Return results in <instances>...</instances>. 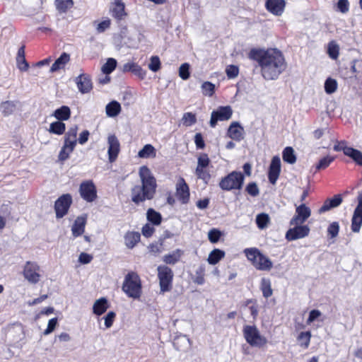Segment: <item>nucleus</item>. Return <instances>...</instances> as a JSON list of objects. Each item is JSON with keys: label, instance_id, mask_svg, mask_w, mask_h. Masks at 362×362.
<instances>
[{"label": "nucleus", "instance_id": "obj_12", "mask_svg": "<svg viewBox=\"0 0 362 362\" xmlns=\"http://www.w3.org/2000/svg\"><path fill=\"white\" fill-rule=\"evenodd\" d=\"M311 210L305 204H302L296 209V214L291 219L290 225H300L310 216Z\"/></svg>", "mask_w": 362, "mask_h": 362}, {"label": "nucleus", "instance_id": "obj_20", "mask_svg": "<svg viewBox=\"0 0 362 362\" xmlns=\"http://www.w3.org/2000/svg\"><path fill=\"white\" fill-rule=\"evenodd\" d=\"M243 127L238 122H233L228 129V135L233 140L240 141L243 139Z\"/></svg>", "mask_w": 362, "mask_h": 362}, {"label": "nucleus", "instance_id": "obj_39", "mask_svg": "<svg viewBox=\"0 0 362 362\" xmlns=\"http://www.w3.org/2000/svg\"><path fill=\"white\" fill-rule=\"evenodd\" d=\"M346 156L352 158L357 165L362 166V153L360 151L350 147L346 149Z\"/></svg>", "mask_w": 362, "mask_h": 362}, {"label": "nucleus", "instance_id": "obj_7", "mask_svg": "<svg viewBox=\"0 0 362 362\" xmlns=\"http://www.w3.org/2000/svg\"><path fill=\"white\" fill-rule=\"evenodd\" d=\"M243 332L246 341L252 346L262 347L267 343V339L260 334L255 325L244 326Z\"/></svg>", "mask_w": 362, "mask_h": 362}, {"label": "nucleus", "instance_id": "obj_50", "mask_svg": "<svg viewBox=\"0 0 362 362\" xmlns=\"http://www.w3.org/2000/svg\"><path fill=\"white\" fill-rule=\"evenodd\" d=\"M96 24V31L98 33H104L106 30L110 28L111 25V21L109 18H106L101 22L97 23L96 21L94 22Z\"/></svg>", "mask_w": 362, "mask_h": 362}, {"label": "nucleus", "instance_id": "obj_32", "mask_svg": "<svg viewBox=\"0 0 362 362\" xmlns=\"http://www.w3.org/2000/svg\"><path fill=\"white\" fill-rule=\"evenodd\" d=\"M225 257V252L220 249L213 250L209 255L207 261L209 264L215 265Z\"/></svg>", "mask_w": 362, "mask_h": 362}, {"label": "nucleus", "instance_id": "obj_19", "mask_svg": "<svg viewBox=\"0 0 362 362\" xmlns=\"http://www.w3.org/2000/svg\"><path fill=\"white\" fill-rule=\"evenodd\" d=\"M343 199L341 194H336L332 198L327 199L323 205L319 209L318 213L323 214L333 208L339 206L342 203Z\"/></svg>", "mask_w": 362, "mask_h": 362}, {"label": "nucleus", "instance_id": "obj_62", "mask_svg": "<svg viewBox=\"0 0 362 362\" xmlns=\"http://www.w3.org/2000/svg\"><path fill=\"white\" fill-rule=\"evenodd\" d=\"M148 249L154 255L159 254L163 251V245H160L158 240L156 243L150 244Z\"/></svg>", "mask_w": 362, "mask_h": 362}, {"label": "nucleus", "instance_id": "obj_52", "mask_svg": "<svg viewBox=\"0 0 362 362\" xmlns=\"http://www.w3.org/2000/svg\"><path fill=\"white\" fill-rule=\"evenodd\" d=\"M339 231V225L338 222H332L327 228V233L330 238H336Z\"/></svg>", "mask_w": 362, "mask_h": 362}, {"label": "nucleus", "instance_id": "obj_9", "mask_svg": "<svg viewBox=\"0 0 362 362\" xmlns=\"http://www.w3.org/2000/svg\"><path fill=\"white\" fill-rule=\"evenodd\" d=\"M73 203L72 197L70 194H64L61 195L54 202V211L57 219L65 216Z\"/></svg>", "mask_w": 362, "mask_h": 362}, {"label": "nucleus", "instance_id": "obj_22", "mask_svg": "<svg viewBox=\"0 0 362 362\" xmlns=\"http://www.w3.org/2000/svg\"><path fill=\"white\" fill-rule=\"evenodd\" d=\"M76 83L78 90L81 93H88L90 90V78L88 74H80L76 78Z\"/></svg>", "mask_w": 362, "mask_h": 362}, {"label": "nucleus", "instance_id": "obj_38", "mask_svg": "<svg viewBox=\"0 0 362 362\" xmlns=\"http://www.w3.org/2000/svg\"><path fill=\"white\" fill-rule=\"evenodd\" d=\"M79 192L82 198L90 202V180L82 182L80 185Z\"/></svg>", "mask_w": 362, "mask_h": 362}, {"label": "nucleus", "instance_id": "obj_13", "mask_svg": "<svg viewBox=\"0 0 362 362\" xmlns=\"http://www.w3.org/2000/svg\"><path fill=\"white\" fill-rule=\"evenodd\" d=\"M280 173L281 160L278 156H276L272 158L268 171V179L271 184H276Z\"/></svg>", "mask_w": 362, "mask_h": 362}, {"label": "nucleus", "instance_id": "obj_43", "mask_svg": "<svg viewBox=\"0 0 362 362\" xmlns=\"http://www.w3.org/2000/svg\"><path fill=\"white\" fill-rule=\"evenodd\" d=\"M117 60L114 58H108L106 63L102 66V71L106 75L111 74L117 67Z\"/></svg>", "mask_w": 362, "mask_h": 362}, {"label": "nucleus", "instance_id": "obj_5", "mask_svg": "<svg viewBox=\"0 0 362 362\" xmlns=\"http://www.w3.org/2000/svg\"><path fill=\"white\" fill-rule=\"evenodd\" d=\"M244 180V174L234 170L222 177L218 183V186L224 191L240 190L243 188Z\"/></svg>", "mask_w": 362, "mask_h": 362}, {"label": "nucleus", "instance_id": "obj_61", "mask_svg": "<svg viewBox=\"0 0 362 362\" xmlns=\"http://www.w3.org/2000/svg\"><path fill=\"white\" fill-rule=\"evenodd\" d=\"M58 320L57 317H53L50 319L48 322V325L47 328L44 330L43 334L48 335L52 333L56 328L57 325Z\"/></svg>", "mask_w": 362, "mask_h": 362}, {"label": "nucleus", "instance_id": "obj_42", "mask_svg": "<svg viewBox=\"0 0 362 362\" xmlns=\"http://www.w3.org/2000/svg\"><path fill=\"white\" fill-rule=\"evenodd\" d=\"M311 338V332L310 331L301 332L298 337L297 340L301 347L308 348L310 344Z\"/></svg>", "mask_w": 362, "mask_h": 362}, {"label": "nucleus", "instance_id": "obj_58", "mask_svg": "<svg viewBox=\"0 0 362 362\" xmlns=\"http://www.w3.org/2000/svg\"><path fill=\"white\" fill-rule=\"evenodd\" d=\"M73 151L74 150H71L67 146L63 145V146L62 147V148L59 153V155H58L59 160L63 162V161L66 160V159H68L70 153Z\"/></svg>", "mask_w": 362, "mask_h": 362}, {"label": "nucleus", "instance_id": "obj_35", "mask_svg": "<svg viewBox=\"0 0 362 362\" xmlns=\"http://www.w3.org/2000/svg\"><path fill=\"white\" fill-rule=\"evenodd\" d=\"M282 158L284 162L289 164H293L296 161V156L294 150L291 146H287L284 149Z\"/></svg>", "mask_w": 362, "mask_h": 362}, {"label": "nucleus", "instance_id": "obj_21", "mask_svg": "<svg viewBox=\"0 0 362 362\" xmlns=\"http://www.w3.org/2000/svg\"><path fill=\"white\" fill-rule=\"evenodd\" d=\"M86 224V216H78L71 227L72 235L74 238H77L84 233L85 226Z\"/></svg>", "mask_w": 362, "mask_h": 362}, {"label": "nucleus", "instance_id": "obj_34", "mask_svg": "<svg viewBox=\"0 0 362 362\" xmlns=\"http://www.w3.org/2000/svg\"><path fill=\"white\" fill-rule=\"evenodd\" d=\"M260 289L262 295L265 298H268L272 296L273 291L272 288L271 281L267 278H262L261 280Z\"/></svg>", "mask_w": 362, "mask_h": 362}, {"label": "nucleus", "instance_id": "obj_46", "mask_svg": "<svg viewBox=\"0 0 362 362\" xmlns=\"http://www.w3.org/2000/svg\"><path fill=\"white\" fill-rule=\"evenodd\" d=\"M334 160V157L330 156H327L322 158L316 165V170H320L327 168Z\"/></svg>", "mask_w": 362, "mask_h": 362}, {"label": "nucleus", "instance_id": "obj_28", "mask_svg": "<svg viewBox=\"0 0 362 362\" xmlns=\"http://www.w3.org/2000/svg\"><path fill=\"white\" fill-rule=\"evenodd\" d=\"M52 115L60 122L68 120L71 117V110L66 105H62L59 108L56 109Z\"/></svg>", "mask_w": 362, "mask_h": 362}, {"label": "nucleus", "instance_id": "obj_44", "mask_svg": "<svg viewBox=\"0 0 362 362\" xmlns=\"http://www.w3.org/2000/svg\"><path fill=\"white\" fill-rule=\"evenodd\" d=\"M269 222V216L267 214L262 213L256 216V223L259 229L265 228Z\"/></svg>", "mask_w": 362, "mask_h": 362}, {"label": "nucleus", "instance_id": "obj_1", "mask_svg": "<svg viewBox=\"0 0 362 362\" xmlns=\"http://www.w3.org/2000/svg\"><path fill=\"white\" fill-rule=\"evenodd\" d=\"M248 57L258 63L262 77L267 81L277 79L287 66L282 52L277 49L253 48Z\"/></svg>", "mask_w": 362, "mask_h": 362}, {"label": "nucleus", "instance_id": "obj_23", "mask_svg": "<svg viewBox=\"0 0 362 362\" xmlns=\"http://www.w3.org/2000/svg\"><path fill=\"white\" fill-rule=\"evenodd\" d=\"M122 71L124 73L132 72L141 79L146 76V71L134 62H127L124 64L122 68Z\"/></svg>", "mask_w": 362, "mask_h": 362}, {"label": "nucleus", "instance_id": "obj_4", "mask_svg": "<svg viewBox=\"0 0 362 362\" xmlns=\"http://www.w3.org/2000/svg\"><path fill=\"white\" fill-rule=\"evenodd\" d=\"M248 260L253 266L261 271H269L272 268V262L257 248H247L244 250Z\"/></svg>", "mask_w": 362, "mask_h": 362}, {"label": "nucleus", "instance_id": "obj_17", "mask_svg": "<svg viewBox=\"0 0 362 362\" xmlns=\"http://www.w3.org/2000/svg\"><path fill=\"white\" fill-rule=\"evenodd\" d=\"M112 16L117 21L124 19L127 13L125 12V5L122 0H115L110 7Z\"/></svg>", "mask_w": 362, "mask_h": 362}, {"label": "nucleus", "instance_id": "obj_63", "mask_svg": "<svg viewBox=\"0 0 362 362\" xmlns=\"http://www.w3.org/2000/svg\"><path fill=\"white\" fill-rule=\"evenodd\" d=\"M328 54L329 57L336 59L339 55V47L336 44L329 43L328 47Z\"/></svg>", "mask_w": 362, "mask_h": 362}, {"label": "nucleus", "instance_id": "obj_2", "mask_svg": "<svg viewBox=\"0 0 362 362\" xmlns=\"http://www.w3.org/2000/svg\"><path fill=\"white\" fill-rule=\"evenodd\" d=\"M139 173L141 184L131 189V199L136 205L153 199L157 187L156 180L148 167L141 166Z\"/></svg>", "mask_w": 362, "mask_h": 362}, {"label": "nucleus", "instance_id": "obj_59", "mask_svg": "<svg viewBox=\"0 0 362 362\" xmlns=\"http://www.w3.org/2000/svg\"><path fill=\"white\" fill-rule=\"evenodd\" d=\"M226 73L228 78H234L239 74V69L235 65H229L226 67Z\"/></svg>", "mask_w": 362, "mask_h": 362}, {"label": "nucleus", "instance_id": "obj_51", "mask_svg": "<svg viewBox=\"0 0 362 362\" xmlns=\"http://www.w3.org/2000/svg\"><path fill=\"white\" fill-rule=\"evenodd\" d=\"M222 233L221 230L216 228H212L208 233V238L212 243H216L219 241Z\"/></svg>", "mask_w": 362, "mask_h": 362}, {"label": "nucleus", "instance_id": "obj_24", "mask_svg": "<svg viewBox=\"0 0 362 362\" xmlns=\"http://www.w3.org/2000/svg\"><path fill=\"white\" fill-rule=\"evenodd\" d=\"M183 255V250L180 249H176L172 252L165 255L162 257V260L165 264L174 265L180 261L181 257Z\"/></svg>", "mask_w": 362, "mask_h": 362}, {"label": "nucleus", "instance_id": "obj_36", "mask_svg": "<svg viewBox=\"0 0 362 362\" xmlns=\"http://www.w3.org/2000/svg\"><path fill=\"white\" fill-rule=\"evenodd\" d=\"M146 218L149 222L156 226L159 225L162 221L161 214L151 208L148 209L146 212Z\"/></svg>", "mask_w": 362, "mask_h": 362}, {"label": "nucleus", "instance_id": "obj_15", "mask_svg": "<svg viewBox=\"0 0 362 362\" xmlns=\"http://www.w3.org/2000/svg\"><path fill=\"white\" fill-rule=\"evenodd\" d=\"M285 6V0H267L265 2L266 9L276 16H280L282 15Z\"/></svg>", "mask_w": 362, "mask_h": 362}, {"label": "nucleus", "instance_id": "obj_41", "mask_svg": "<svg viewBox=\"0 0 362 362\" xmlns=\"http://www.w3.org/2000/svg\"><path fill=\"white\" fill-rule=\"evenodd\" d=\"M74 5L72 0H55V6L61 13H66Z\"/></svg>", "mask_w": 362, "mask_h": 362}, {"label": "nucleus", "instance_id": "obj_16", "mask_svg": "<svg viewBox=\"0 0 362 362\" xmlns=\"http://www.w3.org/2000/svg\"><path fill=\"white\" fill-rule=\"evenodd\" d=\"M176 197L182 204H187L189 202V189L183 178H180L176 185Z\"/></svg>", "mask_w": 362, "mask_h": 362}, {"label": "nucleus", "instance_id": "obj_60", "mask_svg": "<svg viewBox=\"0 0 362 362\" xmlns=\"http://www.w3.org/2000/svg\"><path fill=\"white\" fill-rule=\"evenodd\" d=\"M204 269L202 267H199L196 271V276L194 282L198 285H202L204 283Z\"/></svg>", "mask_w": 362, "mask_h": 362}, {"label": "nucleus", "instance_id": "obj_40", "mask_svg": "<svg viewBox=\"0 0 362 362\" xmlns=\"http://www.w3.org/2000/svg\"><path fill=\"white\" fill-rule=\"evenodd\" d=\"M0 107L3 115L7 117L14 112L16 105L13 101L6 100L1 103Z\"/></svg>", "mask_w": 362, "mask_h": 362}, {"label": "nucleus", "instance_id": "obj_26", "mask_svg": "<svg viewBox=\"0 0 362 362\" xmlns=\"http://www.w3.org/2000/svg\"><path fill=\"white\" fill-rule=\"evenodd\" d=\"M124 238L125 245L129 249H132L140 241L141 235L139 232L128 231Z\"/></svg>", "mask_w": 362, "mask_h": 362}, {"label": "nucleus", "instance_id": "obj_14", "mask_svg": "<svg viewBox=\"0 0 362 362\" xmlns=\"http://www.w3.org/2000/svg\"><path fill=\"white\" fill-rule=\"evenodd\" d=\"M108 142V158L110 163L116 160L120 151V144L118 139L114 134L110 135L107 138Z\"/></svg>", "mask_w": 362, "mask_h": 362}, {"label": "nucleus", "instance_id": "obj_27", "mask_svg": "<svg viewBox=\"0 0 362 362\" xmlns=\"http://www.w3.org/2000/svg\"><path fill=\"white\" fill-rule=\"evenodd\" d=\"M70 61V55L66 52H63L60 57L55 60L50 68L51 72L57 71L65 67L66 64Z\"/></svg>", "mask_w": 362, "mask_h": 362}, {"label": "nucleus", "instance_id": "obj_55", "mask_svg": "<svg viewBox=\"0 0 362 362\" xmlns=\"http://www.w3.org/2000/svg\"><path fill=\"white\" fill-rule=\"evenodd\" d=\"M115 317H116V313L113 311H110L107 313V314L105 317H103L100 319H98V320H104L105 328L107 329V328H110V327H112L113 322L115 319Z\"/></svg>", "mask_w": 362, "mask_h": 362}, {"label": "nucleus", "instance_id": "obj_10", "mask_svg": "<svg viewBox=\"0 0 362 362\" xmlns=\"http://www.w3.org/2000/svg\"><path fill=\"white\" fill-rule=\"evenodd\" d=\"M232 115L233 110L230 106H220L211 112L209 124L214 128L218 121H227L231 118Z\"/></svg>", "mask_w": 362, "mask_h": 362}, {"label": "nucleus", "instance_id": "obj_64", "mask_svg": "<svg viewBox=\"0 0 362 362\" xmlns=\"http://www.w3.org/2000/svg\"><path fill=\"white\" fill-rule=\"evenodd\" d=\"M155 231V228L151 226L149 223H146L141 229V233L146 238H149L152 236Z\"/></svg>", "mask_w": 362, "mask_h": 362}, {"label": "nucleus", "instance_id": "obj_31", "mask_svg": "<svg viewBox=\"0 0 362 362\" xmlns=\"http://www.w3.org/2000/svg\"><path fill=\"white\" fill-rule=\"evenodd\" d=\"M122 107L119 102L112 100L105 107L106 115L110 117L117 116L121 112Z\"/></svg>", "mask_w": 362, "mask_h": 362}, {"label": "nucleus", "instance_id": "obj_30", "mask_svg": "<svg viewBox=\"0 0 362 362\" xmlns=\"http://www.w3.org/2000/svg\"><path fill=\"white\" fill-rule=\"evenodd\" d=\"M362 225V211L355 209L351 218V230L354 233L360 231Z\"/></svg>", "mask_w": 362, "mask_h": 362}, {"label": "nucleus", "instance_id": "obj_37", "mask_svg": "<svg viewBox=\"0 0 362 362\" xmlns=\"http://www.w3.org/2000/svg\"><path fill=\"white\" fill-rule=\"evenodd\" d=\"M141 158H148L156 156V149L151 144H146L138 153Z\"/></svg>", "mask_w": 362, "mask_h": 362}, {"label": "nucleus", "instance_id": "obj_45", "mask_svg": "<svg viewBox=\"0 0 362 362\" xmlns=\"http://www.w3.org/2000/svg\"><path fill=\"white\" fill-rule=\"evenodd\" d=\"M337 89V82L335 79L328 78L325 83V90L327 94H332Z\"/></svg>", "mask_w": 362, "mask_h": 362}, {"label": "nucleus", "instance_id": "obj_25", "mask_svg": "<svg viewBox=\"0 0 362 362\" xmlns=\"http://www.w3.org/2000/svg\"><path fill=\"white\" fill-rule=\"evenodd\" d=\"M110 307V304L106 298L102 297L95 300L93 305V312L97 315H101L105 313Z\"/></svg>", "mask_w": 362, "mask_h": 362}, {"label": "nucleus", "instance_id": "obj_8", "mask_svg": "<svg viewBox=\"0 0 362 362\" xmlns=\"http://www.w3.org/2000/svg\"><path fill=\"white\" fill-rule=\"evenodd\" d=\"M42 269L36 262L27 261L23 268L24 279L31 284H38L42 278Z\"/></svg>", "mask_w": 362, "mask_h": 362}, {"label": "nucleus", "instance_id": "obj_6", "mask_svg": "<svg viewBox=\"0 0 362 362\" xmlns=\"http://www.w3.org/2000/svg\"><path fill=\"white\" fill-rule=\"evenodd\" d=\"M159 280L160 293L163 294L171 291L174 274L171 268L167 265H159L157 267Z\"/></svg>", "mask_w": 362, "mask_h": 362}, {"label": "nucleus", "instance_id": "obj_29", "mask_svg": "<svg viewBox=\"0 0 362 362\" xmlns=\"http://www.w3.org/2000/svg\"><path fill=\"white\" fill-rule=\"evenodd\" d=\"M173 346L178 351H184L190 347L191 341L186 335H181L174 339Z\"/></svg>", "mask_w": 362, "mask_h": 362}, {"label": "nucleus", "instance_id": "obj_3", "mask_svg": "<svg viewBox=\"0 0 362 362\" xmlns=\"http://www.w3.org/2000/svg\"><path fill=\"white\" fill-rule=\"evenodd\" d=\"M122 291L130 298L138 299L141 295V283L139 275L134 272L128 273L123 282Z\"/></svg>", "mask_w": 362, "mask_h": 362}, {"label": "nucleus", "instance_id": "obj_33", "mask_svg": "<svg viewBox=\"0 0 362 362\" xmlns=\"http://www.w3.org/2000/svg\"><path fill=\"white\" fill-rule=\"evenodd\" d=\"M51 134L62 135L66 131V124L63 122L55 121L50 124L48 129Z\"/></svg>", "mask_w": 362, "mask_h": 362}, {"label": "nucleus", "instance_id": "obj_47", "mask_svg": "<svg viewBox=\"0 0 362 362\" xmlns=\"http://www.w3.org/2000/svg\"><path fill=\"white\" fill-rule=\"evenodd\" d=\"M202 89L204 95L211 97L215 92V85L209 81H205L202 85Z\"/></svg>", "mask_w": 362, "mask_h": 362}, {"label": "nucleus", "instance_id": "obj_54", "mask_svg": "<svg viewBox=\"0 0 362 362\" xmlns=\"http://www.w3.org/2000/svg\"><path fill=\"white\" fill-rule=\"evenodd\" d=\"M245 191L252 197H257L259 194V189L255 182L248 183L245 187Z\"/></svg>", "mask_w": 362, "mask_h": 362}, {"label": "nucleus", "instance_id": "obj_11", "mask_svg": "<svg viewBox=\"0 0 362 362\" xmlns=\"http://www.w3.org/2000/svg\"><path fill=\"white\" fill-rule=\"evenodd\" d=\"M294 227L288 229L286 233V238L293 241L307 237L310 233V228L307 225H293Z\"/></svg>", "mask_w": 362, "mask_h": 362}, {"label": "nucleus", "instance_id": "obj_57", "mask_svg": "<svg viewBox=\"0 0 362 362\" xmlns=\"http://www.w3.org/2000/svg\"><path fill=\"white\" fill-rule=\"evenodd\" d=\"M148 68L153 72L158 71L160 68V61L158 57L153 56L151 58Z\"/></svg>", "mask_w": 362, "mask_h": 362}, {"label": "nucleus", "instance_id": "obj_56", "mask_svg": "<svg viewBox=\"0 0 362 362\" xmlns=\"http://www.w3.org/2000/svg\"><path fill=\"white\" fill-rule=\"evenodd\" d=\"M210 163V160L206 153H202L197 159V168H206Z\"/></svg>", "mask_w": 362, "mask_h": 362}, {"label": "nucleus", "instance_id": "obj_18", "mask_svg": "<svg viewBox=\"0 0 362 362\" xmlns=\"http://www.w3.org/2000/svg\"><path fill=\"white\" fill-rule=\"evenodd\" d=\"M78 127L76 126L70 127L65 133L64 146H67L71 150H74L77 144Z\"/></svg>", "mask_w": 362, "mask_h": 362}, {"label": "nucleus", "instance_id": "obj_48", "mask_svg": "<svg viewBox=\"0 0 362 362\" xmlns=\"http://www.w3.org/2000/svg\"><path fill=\"white\" fill-rule=\"evenodd\" d=\"M182 120L186 127H189L197 122V117L195 114L192 112H185L182 116Z\"/></svg>", "mask_w": 362, "mask_h": 362}, {"label": "nucleus", "instance_id": "obj_53", "mask_svg": "<svg viewBox=\"0 0 362 362\" xmlns=\"http://www.w3.org/2000/svg\"><path fill=\"white\" fill-rule=\"evenodd\" d=\"M179 76L183 80H187L189 78V64L188 63H184L180 66Z\"/></svg>", "mask_w": 362, "mask_h": 362}, {"label": "nucleus", "instance_id": "obj_49", "mask_svg": "<svg viewBox=\"0 0 362 362\" xmlns=\"http://www.w3.org/2000/svg\"><path fill=\"white\" fill-rule=\"evenodd\" d=\"M195 173L199 179L202 180L205 184H208L211 179V175L208 170L205 168H196Z\"/></svg>", "mask_w": 362, "mask_h": 362}]
</instances>
